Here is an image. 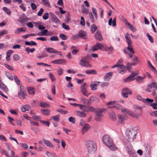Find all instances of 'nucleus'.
I'll return each mask as SVG.
<instances>
[{
	"label": "nucleus",
	"instance_id": "obj_1",
	"mask_svg": "<svg viewBox=\"0 0 157 157\" xmlns=\"http://www.w3.org/2000/svg\"><path fill=\"white\" fill-rule=\"evenodd\" d=\"M103 143L112 151L117 150V148L115 145L113 139L109 135L105 134L103 136L102 138Z\"/></svg>",
	"mask_w": 157,
	"mask_h": 157
},
{
	"label": "nucleus",
	"instance_id": "obj_2",
	"mask_svg": "<svg viewBox=\"0 0 157 157\" xmlns=\"http://www.w3.org/2000/svg\"><path fill=\"white\" fill-rule=\"evenodd\" d=\"M137 133L136 129L135 128H131L130 129H127L126 134L128 141L129 142L133 141L136 138Z\"/></svg>",
	"mask_w": 157,
	"mask_h": 157
},
{
	"label": "nucleus",
	"instance_id": "obj_3",
	"mask_svg": "<svg viewBox=\"0 0 157 157\" xmlns=\"http://www.w3.org/2000/svg\"><path fill=\"white\" fill-rule=\"evenodd\" d=\"M86 145L87 151L89 152H94L96 150V144L92 141H87L86 142Z\"/></svg>",
	"mask_w": 157,
	"mask_h": 157
},
{
	"label": "nucleus",
	"instance_id": "obj_4",
	"mask_svg": "<svg viewBox=\"0 0 157 157\" xmlns=\"http://www.w3.org/2000/svg\"><path fill=\"white\" fill-rule=\"evenodd\" d=\"M80 109L85 112H94L95 111V108L92 106L85 105H79Z\"/></svg>",
	"mask_w": 157,
	"mask_h": 157
},
{
	"label": "nucleus",
	"instance_id": "obj_5",
	"mask_svg": "<svg viewBox=\"0 0 157 157\" xmlns=\"http://www.w3.org/2000/svg\"><path fill=\"white\" fill-rule=\"evenodd\" d=\"M125 38L126 40V42L128 45L127 47L128 50L131 53L134 54V52L131 46L132 44V42L131 40V38L129 36V34L128 33H127L125 34Z\"/></svg>",
	"mask_w": 157,
	"mask_h": 157
},
{
	"label": "nucleus",
	"instance_id": "obj_6",
	"mask_svg": "<svg viewBox=\"0 0 157 157\" xmlns=\"http://www.w3.org/2000/svg\"><path fill=\"white\" fill-rule=\"evenodd\" d=\"M103 109H95V111L94 112L95 113L94 118L96 121H99L101 120L103 115Z\"/></svg>",
	"mask_w": 157,
	"mask_h": 157
},
{
	"label": "nucleus",
	"instance_id": "obj_7",
	"mask_svg": "<svg viewBox=\"0 0 157 157\" xmlns=\"http://www.w3.org/2000/svg\"><path fill=\"white\" fill-rule=\"evenodd\" d=\"M107 105H109L108 108H116L118 110H120L122 106L120 105L117 102L115 101H111L108 103Z\"/></svg>",
	"mask_w": 157,
	"mask_h": 157
},
{
	"label": "nucleus",
	"instance_id": "obj_8",
	"mask_svg": "<svg viewBox=\"0 0 157 157\" xmlns=\"http://www.w3.org/2000/svg\"><path fill=\"white\" fill-rule=\"evenodd\" d=\"M79 64L82 67H91L90 64H89L86 61V58L85 57H82Z\"/></svg>",
	"mask_w": 157,
	"mask_h": 157
},
{
	"label": "nucleus",
	"instance_id": "obj_9",
	"mask_svg": "<svg viewBox=\"0 0 157 157\" xmlns=\"http://www.w3.org/2000/svg\"><path fill=\"white\" fill-rule=\"evenodd\" d=\"M128 94L130 95L132 94V92L129 89L127 88H124L122 89L121 95L123 97L127 98Z\"/></svg>",
	"mask_w": 157,
	"mask_h": 157
},
{
	"label": "nucleus",
	"instance_id": "obj_10",
	"mask_svg": "<svg viewBox=\"0 0 157 157\" xmlns=\"http://www.w3.org/2000/svg\"><path fill=\"white\" fill-rule=\"evenodd\" d=\"M151 147L150 145L147 144L145 147L144 152L146 157H151Z\"/></svg>",
	"mask_w": 157,
	"mask_h": 157
},
{
	"label": "nucleus",
	"instance_id": "obj_11",
	"mask_svg": "<svg viewBox=\"0 0 157 157\" xmlns=\"http://www.w3.org/2000/svg\"><path fill=\"white\" fill-rule=\"evenodd\" d=\"M100 100L98 98L94 96H92L89 98L87 102V104H90L93 103L94 101L98 102Z\"/></svg>",
	"mask_w": 157,
	"mask_h": 157
},
{
	"label": "nucleus",
	"instance_id": "obj_12",
	"mask_svg": "<svg viewBox=\"0 0 157 157\" xmlns=\"http://www.w3.org/2000/svg\"><path fill=\"white\" fill-rule=\"evenodd\" d=\"M136 73L133 72L127 78H124L123 81L124 82H128L131 81L134 79V77L136 76Z\"/></svg>",
	"mask_w": 157,
	"mask_h": 157
},
{
	"label": "nucleus",
	"instance_id": "obj_13",
	"mask_svg": "<svg viewBox=\"0 0 157 157\" xmlns=\"http://www.w3.org/2000/svg\"><path fill=\"white\" fill-rule=\"evenodd\" d=\"M104 46L99 43L97 42L96 44L92 47L93 51H95L98 49L103 50Z\"/></svg>",
	"mask_w": 157,
	"mask_h": 157
},
{
	"label": "nucleus",
	"instance_id": "obj_14",
	"mask_svg": "<svg viewBox=\"0 0 157 157\" xmlns=\"http://www.w3.org/2000/svg\"><path fill=\"white\" fill-rule=\"evenodd\" d=\"M24 87L20 85V96L22 99H25L27 96V93L24 91Z\"/></svg>",
	"mask_w": 157,
	"mask_h": 157
},
{
	"label": "nucleus",
	"instance_id": "obj_15",
	"mask_svg": "<svg viewBox=\"0 0 157 157\" xmlns=\"http://www.w3.org/2000/svg\"><path fill=\"white\" fill-rule=\"evenodd\" d=\"M109 118L112 121H116L117 119L116 114L112 111L109 112Z\"/></svg>",
	"mask_w": 157,
	"mask_h": 157
},
{
	"label": "nucleus",
	"instance_id": "obj_16",
	"mask_svg": "<svg viewBox=\"0 0 157 157\" xmlns=\"http://www.w3.org/2000/svg\"><path fill=\"white\" fill-rule=\"evenodd\" d=\"M112 75L113 72H110L106 73L105 75L103 78L104 80L105 81H109Z\"/></svg>",
	"mask_w": 157,
	"mask_h": 157
},
{
	"label": "nucleus",
	"instance_id": "obj_17",
	"mask_svg": "<svg viewBox=\"0 0 157 157\" xmlns=\"http://www.w3.org/2000/svg\"><path fill=\"white\" fill-rule=\"evenodd\" d=\"M79 38H81L83 39H86L87 37L86 33L83 31H81L78 33Z\"/></svg>",
	"mask_w": 157,
	"mask_h": 157
},
{
	"label": "nucleus",
	"instance_id": "obj_18",
	"mask_svg": "<svg viewBox=\"0 0 157 157\" xmlns=\"http://www.w3.org/2000/svg\"><path fill=\"white\" fill-rule=\"evenodd\" d=\"M75 112L77 115L79 117H85L86 116V114L84 111H76Z\"/></svg>",
	"mask_w": 157,
	"mask_h": 157
},
{
	"label": "nucleus",
	"instance_id": "obj_19",
	"mask_svg": "<svg viewBox=\"0 0 157 157\" xmlns=\"http://www.w3.org/2000/svg\"><path fill=\"white\" fill-rule=\"evenodd\" d=\"M27 90L29 95H34L35 94V89L32 87H27Z\"/></svg>",
	"mask_w": 157,
	"mask_h": 157
},
{
	"label": "nucleus",
	"instance_id": "obj_20",
	"mask_svg": "<svg viewBox=\"0 0 157 157\" xmlns=\"http://www.w3.org/2000/svg\"><path fill=\"white\" fill-rule=\"evenodd\" d=\"M154 101V100L147 98L146 99L143 98V102L146 105H150L151 103L153 102Z\"/></svg>",
	"mask_w": 157,
	"mask_h": 157
},
{
	"label": "nucleus",
	"instance_id": "obj_21",
	"mask_svg": "<svg viewBox=\"0 0 157 157\" xmlns=\"http://www.w3.org/2000/svg\"><path fill=\"white\" fill-rule=\"evenodd\" d=\"M31 107L29 105H26L22 106L21 107V109L23 112H25L26 111H29L31 109Z\"/></svg>",
	"mask_w": 157,
	"mask_h": 157
},
{
	"label": "nucleus",
	"instance_id": "obj_22",
	"mask_svg": "<svg viewBox=\"0 0 157 157\" xmlns=\"http://www.w3.org/2000/svg\"><path fill=\"white\" fill-rule=\"evenodd\" d=\"M47 52L52 53H57L58 52L56 50L52 48H48L45 49Z\"/></svg>",
	"mask_w": 157,
	"mask_h": 157
},
{
	"label": "nucleus",
	"instance_id": "obj_23",
	"mask_svg": "<svg viewBox=\"0 0 157 157\" xmlns=\"http://www.w3.org/2000/svg\"><path fill=\"white\" fill-rule=\"evenodd\" d=\"M89 128V124H85V125L83 126V127L82 129L81 132L82 133L84 134L87 131Z\"/></svg>",
	"mask_w": 157,
	"mask_h": 157
},
{
	"label": "nucleus",
	"instance_id": "obj_24",
	"mask_svg": "<svg viewBox=\"0 0 157 157\" xmlns=\"http://www.w3.org/2000/svg\"><path fill=\"white\" fill-rule=\"evenodd\" d=\"M0 88L5 92H7L8 91L7 87L2 82H0Z\"/></svg>",
	"mask_w": 157,
	"mask_h": 157
},
{
	"label": "nucleus",
	"instance_id": "obj_25",
	"mask_svg": "<svg viewBox=\"0 0 157 157\" xmlns=\"http://www.w3.org/2000/svg\"><path fill=\"white\" fill-rule=\"evenodd\" d=\"M95 37L96 39L99 41H101L102 39L101 35L98 31H97L95 33Z\"/></svg>",
	"mask_w": 157,
	"mask_h": 157
},
{
	"label": "nucleus",
	"instance_id": "obj_26",
	"mask_svg": "<svg viewBox=\"0 0 157 157\" xmlns=\"http://www.w3.org/2000/svg\"><path fill=\"white\" fill-rule=\"evenodd\" d=\"M5 74L6 77L11 80H13V77L12 74L8 71H5Z\"/></svg>",
	"mask_w": 157,
	"mask_h": 157
},
{
	"label": "nucleus",
	"instance_id": "obj_27",
	"mask_svg": "<svg viewBox=\"0 0 157 157\" xmlns=\"http://www.w3.org/2000/svg\"><path fill=\"white\" fill-rule=\"evenodd\" d=\"M126 148L129 154H130V153H131L132 151V147L130 143H128V144L127 147H126Z\"/></svg>",
	"mask_w": 157,
	"mask_h": 157
},
{
	"label": "nucleus",
	"instance_id": "obj_28",
	"mask_svg": "<svg viewBox=\"0 0 157 157\" xmlns=\"http://www.w3.org/2000/svg\"><path fill=\"white\" fill-rule=\"evenodd\" d=\"M85 73L87 74L96 75L97 74V71L96 70H86Z\"/></svg>",
	"mask_w": 157,
	"mask_h": 157
},
{
	"label": "nucleus",
	"instance_id": "obj_29",
	"mask_svg": "<svg viewBox=\"0 0 157 157\" xmlns=\"http://www.w3.org/2000/svg\"><path fill=\"white\" fill-rule=\"evenodd\" d=\"M87 85L86 83H84L80 87V91L81 92L87 90Z\"/></svg>",
	"mask_w": 157,
	"mask_h": 157
},
{
	"label": "nucleus",
	"instance_id": "obj_30",
	"mask_svg": "<svg viewBox=\"0 0 157 157\" xmlns=\"http://www.w3.org/2000/svg\"><path fill=\"white\" fill-rule=\"evenodd\" d=\"M52 21L56 23H58L59 22V20L58 17L54 14H52Z\"/></svg>",
	"mask_w": 157,
	"mask_h": 157
},
{
	"label": "nucleus",
	"instance_id": "obj_31",
	"mask_svg": "<svg viewBox=\"0 0 157 157\" xmlns=\"http://www.w3.org/2000/svg\"><path fill=\"white\" fill-rule=\"evenodd\" d=\"M25 44L26 45L31 46L36 45H37V43L33 41H30L29 42L26 41L25 42Z\"/></svg>",
	"mask_w": 157,
	"mask_h": 157
},
{
	"label": "nucleus",
	"instance_id": "obj_32",
	"mask_svg": "<svg viewBox=\"0 0 157 157\" xmlns=\"http://www.w3.org/2000/svg\"><path fill=\"white\" fill-rule=\"evenodd\" d=\"M43 140L44 142V143L47 146L49 147H53V145L49 141L45 139H43Z\"/></svg>",
	"mask_w": 157,
	"mask_h": 157
},
{
	"label": "nucleus",
	"instance_id": "obj_33",
	"mask_svg": "<svg viewBox=\"0 0 157 157\" xmlns=\"http://www.w3.org/2000/svg\"><path fill=\"white\" fill-rule=\"evenodd\" d=\"M125 116L119 114L118 116L119 119L121 121V123L122 124L123 123V121L126 119H125Z\"/></svg>",
	"mask_w": 157,
	"mask_h": 157
},
{
	"label": "nucleus",
	"instance_id": "obj_34",
	"mask_svg": "<svg viewBox=\"0 0 157 157\" xmlns=\"http://www.w3.org/2000/svg\"><path fill=\"white\" fill-rule=\"evenodd\" d=\"M121 112H123L126 114H128L129 115L131 114V113L132 112H131L127 109L121 108Z\"/></svg>",
	"mask_w": 157,
	"mask_h": 157
},
{
	"label": "nucleus",
	"instance_id": "obj_35",
	"mask_svg": "<svg viewBox=\"0 0 157 157\" xmlns=\"http://www.w3.org/2000/svg\"><path fill=\"white\" fill-rule=\"evenodd\" d=\"M97 29V27L94 24L91 25L90 28V31L92 33H94Z\"/></svg>",
	"mask_w": 157,
	"mask_h": 157
},
{
	"label": "nucleus",
	"instance_id": "obj_36",
	"mask_svg": "<svg viewBox=\"0 0 157 157\" xmlns=\"http://www.w3.org/2000/svg\"><path fill=\"white\" fill-rule=\"evenodd\" d=\"M4 11L8 15H10L11 13V11L10 10L8 9L6 7H4L3 8Z\"/></svg>",
	"mask_w": 157,
	"mask_h": 157
},
{
	"label": "nucleus",
	"instance_id": "obj_37",
	"mask_svg": "<svg viewBox=\"0 0 157 157\" xmlns=\"http://www.w3.org/2000/svg\"><path fill=\"white\" fill-rule=\"evenodd\" d=\"M25 50L27 52V53L29 54L30 52L32 53L34 52L35 50V48H33L32 49H30L29 47H27L25 49Z\"/></svg>",
	"mask_w": 157,
	"mask_h": 157
},
{
	"label": "nucleus",
	"instance_id": "obj_38",
	"mask_svg": "<svg viewBox=\"0 0 157 157\" xmlns=\"http://www.w3.org/2000/svg\"><path fill=\"white\" fill-rule=\"evenodd\" d=\"M28 19L27 18V17L25 16L23 18L21 19L20 22L23 25H24L26 24V22L28 21Z\"/></svg>",
	"mask_w": 157,
	"mask_h": 157
},
{
	"label": "nucleus",
	"instance_id": "obj_39",
	"mask_svg": "<svg viewBox=\"0 0 157 157\" xmlns=\"http://www.w3.org/2000/svg\"><path fill=\"white\" fill-rule=\"evenodd\" d=\"M103 50L112 52L113 51V48L111 46L109 47H104Z\"/></svg>",
	"mask_w": 157,
	"mask_h": 157
},
{
	"label": "nucleus",
	"instance_id": "obj_40",
	"mask_svg": "<svg viewBox=\"0 0 157 157\" xmlns=\"http://www.w3.org/2000/svg\"><path fill=\"white\" fill-rule=\"evenodd\" d=\"M97 83L91 84L90 85V87L91 90H96L97 89Z\"/></svg>",
	"mask_w": 157,
	"mask_h": 157
},
{
	"label": "nucleus",
	"instance_id": "obj_41",
	"mask_svg": "<svg viewBox=\"0 0 157 157\" xmlns=\"http://www.w3.org/2000/svg\"><path fill=\"white\" fill-rule=\"evenodd\" d=\"M92 12L94 14V15L96 19H97L98 18V15H97V10L94 7H92Z\"/></svg>",
	"mask_w": 157,
	"mask_h": 157
},
{
	"label": "nucleus",
	"instance_id": "obj_42",
	"mask_svg": "<svg viewBox=\"0 0 157 157\" xmlns=\"http://www.w3.org/2000/svg\"><path fill=\"white\" fill-rule=\"evenodd\" d=\"M41 113L45 115H48L50 113V111L47 109H43L41 110Z\"/></svg>",
	"mask_w": 157,
	"mask_h": 157
},
{
	"label": "nucleus",
	"instance_id": "obj_43",
	"mask_svg": "<svg viewBox=\"0 0 157 157\" xmlns=\"http://www.w3.org/2000/svg\"><path fill=\"white\" fill-rule=\"evenodd\" d=\"M59 37L63 40H66L67 39V37L63 34H60L59 36Z\"/></svg>",
	"mask_w": 157,
	"mask_h": 157
},
{
	"label": "nucleus",
	"instance_id": "obj_44",
	"mask_svg": "<svg viewBox=\"0 0 157 157\" xmlns=\"http://www.w3.org/2000/svg\"><path fill=\"white\" fill-rule=\"evenodd\" d=\"M133 62H131V64L132 65H136L138 62L137 57L136 56L133 57Z\"/></svg>",
	"mask_w": 157,
	"mask_h": 157
},
{
	"label": "nucleus",
	"instance_id": "obj_45",
	"mask_svg": "<svg viewBox=\"0 0 157 157\" xmlns=\"http://www.w3.org/2000/svg\"><path fill=\"white\" fill-rule=\"evenodd\" d=\"M40 106L43 107H47L49 106V105L46 102H40Z\"/></svg>",
	"mask_w": 157,
	"mask_h": 157
},
{
	"label": "nucleus",
	"instance_id": "obj_46",
	"mask_svg": "<svg viewBox=\"0 0 157 157\" xmlns=\"http://www.w3.org/2000/svg\"><path fill=\"white\" fill-rule=\"evenodd\" d=\"M123 60L122 59H120L118 61L117 63L118 64H119V66L121 67V68H124L125 67L123 65L121 64Z\"/></svg>",
	"mask_w": 157,
	"mask_h": 157
},
{
	"label": "nucleus",
	"instance_id": "obj_47",
	"mask_svg": "<svg viewBox=\"0 0 157 157\" xmlns=\"http://www.w3.org/2000/svg\"><path fill=\"white\" fill-rule=\"evenodd\" d=\"M144 79V77H142L140 76H137L136 77V80L139 82H141L143 81Z\"/></svg>",
	"mask_w": 157,
	"mask_h": 157
},
{
	"label": "nucleus",
	"instance_id": "obj_48",
	"mask_svg": "<svg viewBox=\"0 0 157 157\" xmlns=\"http://www.w3.org/2000/svg\"><path fill=\"white\" fill-rule=\"evenodd\" d=\"M82 12L86 14H88V9H87L86 7H83L82 10Z\"/></svg>",
	"mask_w": 157,
	"mask_h": 157
},
{
	"label": "nucleus",
	"instance_id": "obj_49",
	"mask_svg": "<svg viewBox=\"0 0 157 157\" xmlns=\"http://www.w3.org/2000/svg\"><path fill=\"white\" fill-rule=\"evenodd\" d=\"M130 115L132 117H134V118H135L136 119H138L139 118V116L141 114L137 115L136 114L132 112L131 113V114Z\"/></svg>",
	"mask_w": 157,
	"mask_h": 157
},
{
	"label": "nucleus",
	"instance_id": "obj_50",
	"mask_svg": "<svg viewBox=\"0 0 157 157\" xmlns=\"http://www.w3.org/2000/svg\"><path fill=\"white\" fill-rule=\"evenodd\" d=\"M69 121L72 123L74 124L75 122V119L73 117H70L68 118Z\"/></svg>",
	"mask_w": 157,
	"mask_h": 157
},
{
	"label": "nucleus",
	"instance_id": "obj_51",
	"mask_svg": "<svg viewBox=\"0 0 157 157\" xmlns=\"http://www.w3.org/2000/svg\"><path fill=\"white\" fill-rule=\"evenodd\" d=\"M36 39L37 40H40L43 41H47V38L44 37H37L36 38Z\"/></svg>",
	"mask_w": 157,
	"mask_h": 157
},
{
	"label": "nucleus",
	"instance_id": "obj_52",
	"mask_svg": "<svg viewBox=\"0 0 157 157\" xmlns=\"http://www.w3.org/2000/svg\"><path fill=\"white\" fill-rule=\"evenodd\" d=\"M38 65H42L43 66H51L50 65H48L47 64L43 63H36Z\"/></svg>",
	"mask_w": 157,
	"mask_h": 157
},
{
	"label": "nucleus",
	"instance_id": "obj_53",
	"mask_svg": "<svg viewBox=\"0 0 157 157\" xmlns=\"http://www.w3.org/2000/svg\"><path fill=\"white\" fill-rule=\"evenodd\" d=\"M51 41H58L59 40L58 37L56 36H52L50 38Z\"/></svg>",
	"mask_w": 157,
	"mask_h": 157
},
{
	"label": "nucleus",
	"instance_id": "obj_54",
	"mask_svg": "<svg viewBox=\"0 0 157 157\" xmlns=\"http://www.w3.org/2000/svg\"><path fill=\"white\" fill-rule=\"evenodd\" d=\"M32 116L34 120L39 121H40L41 118L40 117V116L34 115L33 116Z\"/></svg>",
	"mask_w": 157,
	"mask_h": 157
},
{
	"label": "nucleus",
	"instance_id": "obj_55",
	"mask_svg": "<svg viewBox=\"0 0 157 157\" xmlns=\"http://www.w3.org/2000/svg\"><path fill=\"white\" fill-rule=\"evenodd\" d=\"M89 14L91 21L93 23L94 22V18L92 13L91 12H90Z\"/></svg>",
	"mask_w": 157,
	"mask_h": 157
},
{
	"label": "nucleus",
	"instance_id": "obj_56",
	"mask_svg": "<svg viewBox=\"0 0 157 157\" xmlns=\"http://www.w3.org/2000/svg\"><path fill=\"white\" fill-rule=\"evenodd\" d=\"M59 112L61 113L62 114H65L67 113V112L62 109H60L57 110Z\"/></svg>",
	"mask_w": 157,
	"mask_h": 157
},
{
	"label": "nucleus",
	"instance_id": "obj_57",
	"mask_svg": "<svg viewBox=\"0 0 157 157\" xmlns=\"http://www.w3.org/2000/svg\"><path fill=\"white\" fill-rule=\"evenodd\" d=\"M146 35L151 42L152 43H153L154 42L153 39L152 37L148 33H147Z\"/></svg>",
	"mask_w": 157,
	"mask_h": 157
},
{
	"label": "nucleus",
	"instance_id": "obj_58",
	"mask_svg": "<svg viewBox=\"0 0 157 157\" xmlns=\"http://www.w3.org/2000/svg\"><path fill=\"white\" fill-rule=\"evenodd\" d=\"M14 78L15 82L18 85H20V80H19L17 76L16 75H14Z\"/></svg>",
	"mask_w": 157,
	"mask_h": 157
},
{
	"label": "nucleus",
	"instance_id": "obj_59",
	"mask_svg": "<svg viewBox=\"0 0 157 157\" xmlns=\"http://www.w3.org/2000/svg\"><path fill=\"white\" fill-rule=\"evenodd\" d=\"M49 76L50 78L51 79L52 81H53L55 80V76L52 73H50L49 74Z\"/></svg>",
	"mask_w": 157,
	"mask_h": 157
},
{
	"label": "nucleus",
	"instance_id": "obj_60",
	"mask_svg": "<svg viewBox=\"0 0 157 157\" xmlns=\"http://www.w3.org/2000/svg\"><path fill=\"white\" fill-rule=\"evenodd\" d=\"M33 21L31 22H29L26 23V25L27 26L29 27L30 28H32L33 27Z\"/></svg>",
	"mask_w": 157,
	"mask_h": 157
},
{
	"label": "nucleus",
	"instance_id": "obj_61",
	"mask_svg": "<svg viewBox=\"0 0 157 157\" xmlns=\"http://www.w3.org/2000/svg\"><path fill=\"white\" fill-rule=\"evenodd\" d=\"M40 122L42 123L43 124L47 125L48 127L49 125V123L46 121H40Z\"/></svg>",
	"mask_w": 157,
	"mask_h": 157
},
{
	"label": "nucleus",
	"instance_id": "obj_62",
	"mask_svg": "<svg viewBox=\"0 0 157 157\" xmlns=\"http://www.w3.org/2000/svg\"><path fill=\"white\" fill-rule=\"evenodd\" d=\"M81 93L83 94V95L86 96L88 97V96L90 94V93L88 92L87 90L83 91Z\"/></svg>",
	"mask_w": 157,
	"mask_h": 157
},
{
	"label": "nucleus",
	"instance_id": "obj_63",
	"mask_svg": "<svg viewBox=\"0 0 157 157\" xmlns=\"http://www.w3.org/2000/svg\"><path fill=\"white\" fill-rule=\"evenodd\" d=\"M4 65L5 66V67L8 68L9 70H12L13 71V68L10 65L6 64H4Z\"/></svg>",
	"mask_w": 157,
	"mask_h": 157
},
{
	"label": "nucleus",
	"instance_id": "obj_64",
	"mask_svg": "<svg viewBox=\"0 0 157 157\" xmlns=\"http://www.w3.org/2000/svg\"><path fill=\"white\" fill-rule=\"evenodd\" d=\"M62 25L63 28L65 29L66 30H69L70 29L69 26L68 25H66L65 23H63Z\"/></svg>",
	"mask_w": 157,
	"mask_h": 157
}]
</instances>
